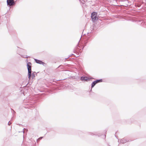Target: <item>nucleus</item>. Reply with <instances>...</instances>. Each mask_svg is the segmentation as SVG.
Here are the masks:
<instances>
[{
  "label": "nucleus",
  "instance_id": "1",
  "mask_svg": "<svg viewBox=\"0 0 146 146\" xmlns=\"http://www.w3.org/2000/svg\"><path fill=\"white\" fill-rule=\"evenodd\" d=\"M31 64L30 62H28L27 64V68L28 70V76L29 79H31V77L33 79L35 77V74L34 73L31 74Z\"/></svg>",
  "mask_w": 146,
  "mask_h": 146
},
{
  "label": "nucleus",
  "instance_id": "2",
  "mask_svg": "<svg viewBox=\"0 0 146 146\" xmlns=\"http://www.w3.org/2000/svg\"><path fill=\"white\" fill-rule=\"evenodd\" d=\"M7 3L9 6H13L15 4L14 0H7Z\"/></svg>",
  "mask_w": 146,
  "mask_h": 146
},
{
  "label": "nucleus",
  "instance_id": "3",
  "mask_svg": "<svg viewBox=\"0 0 146 146\" xmlns=\"http://www.w3.org/2000/svg\"><path fill=\"white\" fill-rule=\"evenodd\" d=\"M91 17L93 21H95L97 18L96 17V13L95 12H93L92 13L91 15Z\"/></svg>",
  "mask_w": 146,
  "mask_h": 146
},
{
  "label": "nucleus",
  "instance_id": "4",
  "mask_svg": "<svg viewBox=\"0 0 146 146\" xmlns=\"http://www.w3.org/2000/svg\"><path fill=\"white\" fill-rule=\"evenodd\" d=\"M128 141H129L125 138H123L118 140V142L119 143L120 142L123 144Z\"/></svg>",
  "mask_w": 146,
  "mask_h": 146
},
{
  "label": "nucleus",
  "instance_id": "5",
  "mask_svg": "<svg viewBox=\"0 0 146 146\" xmlns=\"http://www.w3.org/2000/svg\"><path fill=\"white\" fill-rule=\"evenodd\" d=\"M34 60L35 61V62L37 63L38 64H42L43 65H44V64H45V63L43 62L42 61L38 60V59H34Z\"/></svg>",
  "mask_w": 146,
  "mask_h": 146
},
{
  "label": "nucleus",
  "instance_id": "6",
  "mask_svg": "<svg viewBox=\"0 0 146 146\" xmlns=\"http://www.w3.org/2000/svg\"><path fill=\"white\" fill-rule=\"evenodd\" d=\"M89 79V78L86 77L82 76L80 78V80L82 81H87Z\"/></svg>",
  "mask_w": 146,
  "mask_h": 146
},
{
  "label": "nucleus",
  "instance_id": "7",
  "mask_svg": "<svg viewBox=\"0 0 146 146\" xmlns=\"http://www.w3.org/2000/svg\"><path fill=\"white\" fill-rule=\"evenodd\" d=\"M96 84L95 81H94L91 84V88H92L93 87H94V86Z\"/></svg>",
  "mask_w": 146,
  "mask_h": 146
},
{
  "label": "nucleus",
  "instance_id": "8",
  "mask_svg": "<svg viewBox=\"0 0 146 146\" xmlns=\"http://www.w3.org/2000/svg\"><path fill=\"white\" fill-rule=\"evenodd\" d=\"M96 82V83L97 84V83L102 82V79H100L99 80H96L95 81Z\"/></svg>",
  "mask_w": 146,
  "mask_h": 146
},
{
  "label": "nucleus",
  "instance_id": "9",
  "mask_svg": "<svg viewBox=\"0 0 146 146\" xmlns=\"http://www.w3.org/2000/svg\"><path fill=\"white\" fill-rule=\"evenodd\" d=\"M42 138H43V137H40L39 138H38L37 140V142H38L40 140L42 139Z\"/></svg>",
  "mask_w": 146,
  "mask_h": 146
},
{
  "label": "nucleus",
  "instance_id": "10",
  "mask_svg": "<svg viewBox=\"0 0 146 146\" xmlns=\"http://www.w3.org/2000/svg\"><path fill=\"white\" fill-rule=\"evenodd\" d=\"M21 56L23 58H28V56H25V55H21Z\"/></svg>",
  "mask_w": 146,
  "mask_h": 146
},
{
  "label": "nucleus",
  "instance_id": "11",
  "mask_svg": "<svg viewBox=\"0 0 146 146\" xmlns=\"http://www.w3.org/2000/svg\"><path fill=\"white\" fill-rule=\"evenodd\" d=\"M90 133V135H96L94 133H92V132Z\"/></svg>",
  "mask_w": 146,
  "mask_h": 146
},
{
  "label": "nucleus",
  "instance_id": "12",
  "mask_svg": "<svg viewBox=\"0 0 146 146\" xmlns=\"http://www.w3.org/2000/svg\"><path fill=\"white\" fill-rule=\"evenodd\" d=\"M143 24L145 25V27L146 28V22H144L143 23Z\"/></svg>",
  "mask_w": 146,
  "mask_h": 146
},
{
  "label": "nucleus",
  "instance_id": "13",
  "mask_svg": "<svg viewBox=\"0 0 146 146\" xmlns=\"http://www.w3.org/2000/svg\"><path fill=\"white\" fill-rule=\"evenodd\" d=\"M11 122H10V121L8 123V125H10L11 124Z\"/></svg>",
  "mask_w": 146,
  "mask_h": 146
},
{
  "label": "nucleus",
  "instance_id": "14",
  "mask_svg": "<svg viewBox=\"0 0 146 146\" xmlns=\"http://www.w3.org/2000/svg\"><path fill=\"white\" fill-rule=\"evenodd\" d=\"M82 1H83V2L82 1V3H84V0H83Z\"/></svg>",
  "mask_w": 146,
  "mask_h": 146
},
{
  "label": "nucleus",
  "instance_id": "15",
  "mask_svg": "<svg viewBox=\"0 0 146 146\" xmlns=\"http://www.w3.org/2000/svg\"><path fill=\"white\" fill-rule=\"evenodd\" d=\"M13 110V112H14V113H15V111L14 110Z\"/></svg>",
  "mask_w": 146,
  "mask_h": 146
},
{
  "label": "nucleus",
  "instance_id": "16",
  "mask_svg": "<svg viewBox=\"0 0 146 146\" xmlns=\"http://www.w3.org/2000/svg\"><path fill=\"white\" fill-rule=\"evenodd\" d=\"M106 137V135H105V138Z\"/></svg>",
  "mask_w": 146,
  "mask_h": 146
},
{
  "label": "nucleus",
  "instance_id": "17",
  "mask_svg": "<svg viewBox=\"0 0 146 146\" xmlns=\"http://www.w3.org/2000/svg\"><path fill=\"white\" fill-rule=\"evenodd\" d=\"M23 133L24 132V131H23Z\"/></svg>",
  "mask_w": 146,
  "mask_h": 146
}]
</instances>
